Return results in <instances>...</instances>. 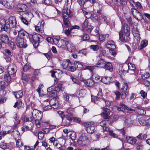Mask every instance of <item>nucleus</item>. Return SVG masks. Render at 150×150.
Here are the masks:
<instances>
[{"label": "nucleus", "instance_id": "35", "mask_svg": "<svg viewBox=\"0 0 150 150\" xmlns=\"http://www.w3.org/2000/svg\"><path fill=\"white\" fill-rule=\"evenodd\" d=\"M13 121L14 122V125L16 126L17 125L20 123V122L19 117L17 116V113H16L14 116Z\"/></svg>", "mask_w": 150, "mask_h": 150}, {"label": "nucleus", "instance_id": "33", "mask_svg": "<svg viewBox=\"0 0 150 150\" xmlns=\"http://www.w3.org/2000/svg\"><path fill=\"white\" fill-rule=\"evenodd\" d=\"M141 45L139 47V49L142 50L145 47L148 45V41L146 40H142L141 42Z\"/></svg>", "mask_w": 150, "mask_h": 150}, {"label": "nucleus", "instance_id": "21", "mask_svg": "<svg viewBox=\"0 0 150 150\" xmlns=\"http://www.w3.org/2000/svg\"><path fill=\"white\" fill-rule=\"evenodd\" d=\"M105 61L103 59H100L96 64V67H100L103 68L105 67Z\"/></svg>", "mask_w": 150, "mask_h": 150}, {"label": "nucleus", "instance_id": "14", "mask_svg": "<svg viewBox=\"0 0 150 150\" xmlns=\"http://www.w3.org/2000/svg\"><path fill=\"white\" fill-rule=\"evenodd\" d=\"M28 120L25 122L26 125L25 128L27 130H30L32 128L33 126V123L31 122L33 119L32 117H30V119L28 117Z\"/></svg>", "mask_w": 150, "mask_h": 150}, {"label": "nucleus", "instance_id": "56", "mask_svg": "<svg viewBox=\"0 0 150 150\" xmlns=\"http://www.w3.org/2000/svg\"><path fill=\"white\" fill-rule=\"evenodd\" d=\"M116 96L115 99L116 100H118L120 98V92L117 90L113 92Z\"/></svg>", "mask_w": 150, "mask_h": 150}, {"label": "nucleus", "instance_id": "31", "mask_svg": "<svg viewBox=\"0 0 150 150\" xmlns=\"http://www.w3.org/2000/svg\"><path fill=\"white\" fill-rule=\"evenodd\" d=\"M27 34V33L24 31L23 30H22L18 33V37L17 38L24 39L25 38V35Z\"/></svg>", "mask_w": 150, "mask_h": 150}, {"label": "nucleus", "instance_id": "51", "mask_svg": "<svg viewBox=\"0 0 150 150\" xmlns=\"http://www.w3.org/2000/svg\"><path fill=\"white\" fill-rule=\"evenodd\" d=\"M17 141L16 142V145L18 147H20L22 146L23 144L21 139H17Z\"/></svg>", "mask_w": 150, "mask_h": 150}, {"label": "nucleus", "instance_id": "13", "mask_svg": "<svg viewBox=\"0 0 150 150\" xmlns=\"http://www.w3.org/2000/svg\"><path fill=\"white\" fill-rule=\"evenodd\" d=\"M49 100L47 99L45 100L42 104V107L44 111H47L51 109L52 108L49 105Z\"/></svg>", "mask_w": 150, "mask_h": 150}, {"label": "nucleus", "instance_id": "53", "mask_svg": "<svg viewBox=\"0 0 150 150\" xmlns=\"http://www.w3.org/2000/svg\"><path fill=\"white\" fill-rule=\"evenodd\" d=\"M85 30H87L88 32H91L93 29V27L90 25H88L87 26L83 27Z\"/></svg>", "mask_w": 150, "mask_h": 150}, {"label": "nucleus", "instance_id": "28", "mask_svg": "<svg viewBox=\"0 0 150 150\" xmlns=\"http://www.w3.org/2000/svg\"><path fill=\"white\" fill-rule=\"evenodd\" d=\"M22 13L23 15V17L25 18H26L28 19L29 18H30L32 16V14L30 12H24V13H22V12H21L19 13V14L21 15Z\"/></svg>", "mask_w": 150, "mask_h": 150}, {"label": "nucleus", "instance_id": "11", "mask_svg": "<svg viewBox=\"0 0 150 150\" xmlns=\"http://www.w3.org/2000/svg\"><path fill=\"white\" fill-rule=\"evenodd\" d=\"M49 103L50 105L53 108L56 109L59 107L58 101L55 98L51 99Z\"/></svg>", "mask_w": 150, "mask_h": 150}, {"label": "nucleus", "instance_id": "10", "mask_svg": "<svg viewBox=\"0 0 150 150\" xmlns=\"http://www.w3.org/2000/svg\"><path fill=\"white\" fill-rule=\"evenodd\" d=\"M62 15L63 18L67 19L72 16V12L70 9L68 8V7L67 9L63 10Z\"/></svg>", "mask_w": 150, "mask_h": 150}, {"label": "nucleus", "instance_id": "16", "mask_svg": "<svg viewBox=\"0 0 150 150\" xmlns=\"http://www.w3.org/2000/svg\"><path fill=\"white\" fill-rule=\"evenodd\" d=\"M128 69L127 72L131 74H133L136 69L135 65L131 63H129L128 64Z\"/></svg>", "mask_w": 150, "mask_h": 150}, {"label": "nucleus", "instance_id": "34", "mask_svg": "<svg viewBox=\"0 0 150 150\" xmlns=\"http://www.w3.org/2000/svg\"><path fill=\"white\" fill-rule=\"evenodd\" d=\"M83 69V65L80 62L76 61V70H80Z\"/></svg>", "mask_w": 150, "mask_h": 150}, {"label": "nucleus", "instance_id": "26", "mask_svg": "<svg viewBox=\"0 0 150 150\" xmlns=\"http://www.w3.org/2000/svg\"><path fill=\"white\" fill-rule=\"evenodd\" d=\"M119 105L121 107H117V110L118 111H121L124 112V110H125L126 108H127V107L122 103H120Z\"/></svg>", "mask_w": 150, "mask_h": 150}, {"label": "nucleus", "instance_id": "9", "mask_svg": "<svg viewBox=\"0 0 150 150\" xmlns=\"http://www.w3.org/2000/svg\"><path fill=\"white\" fill-rule=\"evenodd\" d=\"M15 41L17 46L20 48H25L27 46L24 43V39L17 38Z\"/></svg>", "mask_w": 150, "mask_h": 150}, {"label": "nucleus", "instance_id": "59", "mask_svg": "<svg viewBox=\"0 0 150 150\" xmlns=\"http://www.w3.org/2000/svg\"><path fill=\"white\" fill-rule=\"evenodd\" d=\"M63 20L64 24L66 27L70 26V23L69 21L67 19L63 18Z\"/></svg>", "mask_w": 150, "mask_h": 150}, {"label": "nucleus", "instance_id": "41", "mask_svg": "<svg viewBox=\"0 0 150 150\" xmlns=\"http://www.w3.org/2000/svg\"><path fill=\"white\" fill-rule=\"evenodd\" d=\"M0 4L4 6V7L6 8H9L11 7L9 3L7 1L0 0Z\"/></svg>", "mask_w": 150, "mask_h": 150}, {"label": "nucleus", "instance_id": "19", "mask_svg": "<svg viewBox=\"0 0 150 150\" xmlns=\"http://www.w3.org/2000/svg\"><path fill=\"white\" fill-rule=\"evenodd\" d=\"M0 40L2 42L5 43H8L9 42L8 37L6 35L0 34Z\"/></svg>", "mask_w": 150, "mask_h": 150}, {"label": "nucleus", "instance_id": "61", "mask_svg": "<svg viewBox=\"0 0 150 150\" xmlns=\"http://www.w3.org/2000/svg\"><path fill=\"white\" fill-rule=\"evenodd\" d=\"M8 45L13 50H15L16 48V46L13 42H11L10 43H8Z\"/></svg>", "mask_w": 150, "mask_h": 150}, {"label": "nucleus", "instance_id": "18", "mask_svg": "<svg viewBox=\"0 0 150 150\" xmlns=\"http://www.w3.org/2000/svg\"><path fill=\"white\" fill-rule=\"evenodd\" d=\"M132 33L134 37L137 40H139L140 37L139 35V33L136 27H133L132 30Z\"/></svg>", "mask_w": 150, "mask_h": 150}, {"label": "nucleus", "instance_id": "32", "mask_svg": "<svg viewBox=\"0 0 150 150\" xmlns=\"http://www.w3.org/2000/svg\"><path fill=\"white\" fill-rule=\"evenodd\" d=\"M121 90L122 92H127V91L129 90L128 84L126 82L123 83L121 89Z\"/></svg>", "mask_w": 150, "mask_h": 150}, {"label": "nucleus", "instance_id": "45", "mask_svg": "<svg viewBox=\"0 0 150 150\" xmlns=\"http://www.w3.org/2000/svg\"><path fill=\"white\" fill-rule=\"evenodd\" d=\"M86 93V91L85 89H81L79 91V95L80 97H83L85 95Z\"/></svg>", "mask_w": 150, "mask_h": 150}, {"label": "nucleus", "instance_id": "1", "mask_svg": "<svg viewBox=\"0 0 150 150\" xmlns=\"http://www.w3.org/2000/svg\"><path fill=\"white\" fill-rule=\"evenodd\" d=\"M16 24V18L14 16L10 17L6 21L5 20V31H7L9 29L15 27Z\"/></svg>", "mask_w": 150, "mask_h": 150}, {"label": "nucleus", "instance_id": "46", "mask_svg": "<svg viewBox=\"0 0 150 150\" xmlns=\"http://www.w3.org/2000/svg\"><path fill=\"white\" fill-rule=\"evenodd\" d=\"M19 9L22 11V12L28 10V8L26 5L24 4H22L21 5ZM23 13V12H22Z\"/></svg>", "mask_w": 150, "mask_h": 150}, {"label": "nucleus", "instance_id": "2", "mask_svg": "<svg viewBox=\"0 0 150 150\" xmlns=\"http://www.w3.org/2000/svg\"><path fill=\"white\" fill-rule=\"evenodd\" d=\"M42 39V36L38 34H35L33 35H30L29 39L32 43L34 47H37L39 45L40 41Z\"/></svg>", "mask_w": 150, "mask_h": 150}, {"label": "nucleus", "instance_id": "22", "mask_svg": "<svg viewBox=\"0 0 150 150\" xmlns=\"http://www.w3.org/2000/svg\"><path fill=\"white\" fill-rule=\"evenodd\" d=\"M127 143L132 144H135L136 142V139L133 137L127 136L126 137Z\"/></svg>", "mask_w": 150, "mask_h": 150}, {"label": "nucleus", "instance_id": "23", "mask_svg": "<svg viewBox=\"0 0 150 150\" xmlns=\"http://www.w3.org/2000/svg\"><path fill=\"white\" fill-rule=\"evenodd\" d=\"M94 81L92 79H88L84 81V83L85 85L87 86L91 87L94 84Z\"/></svg>", "mask_w": 150, "mask_h": 150}, {"label": "nucleus", "instance_id": "40", "mask_svg": "<svg viewBox=\"0 0 150 150\" xmlns=\"http://www.w3.org/2000/svg\"><path fill=\"white\" fill-rule=\"evenodd\" d=\"M92 79L95 82H97L98 81H100V76L96 74H94L92 75Z\"/></svg>", "mask_w": 150, "mask_h": 150}, {"label": "nucleus", "instance_id": "17", "mask_svg": "<svg viewBox=\"0 0 150 150\" xmlns=\"http://www.w3.org/2000/svg\"><path fill=\"white\" fill-rule=\"evenodd\" d=\"M69 63L71 64V62L69 59H66L63 61H61L60 62L61 67L64 69H66L68 67Z\"/></svg>", "mask_w": 150, "mask_h": 150}, {"label": "nucleus", "instance_id": "47", "mask_svg": "<svg viewBox=\"0 0 150 150\" xmlns=\"http://www.w3.org/2000/svg\"><path fill=\"white\" fill-rule=\"evenodd\" d=\"M83 11L84 15L86 18H89L91 17L92 15L90 12L83 10Z\"/></svg>", "mask_w": 150, "mask_h": 150}, {"label": "nucleus", "instance_id": "38", "mask_svg": "<svg viewBox=\"0 0 150 150\" xmlns=\"http://www.w3.org/2000/svg\"><path fill=\"white\" fill-rule=\"evenodd\" d=\"M110 77H105L102 78L101 79V81L105 84H109L110 83Z\"/></svg>", "mask_w": 150, "mask_h": 150}, {"label": "nucleus", "instance_id": "64", "mask_svg": "<svg viewBox=\"0 0 150 150\" xmlns=\"http://www.w3.org/2000/svg\"><path fill=\"white\" fill-rule=\"evenodd\" d=\"M57 89L56 90H57V89H58V90L59 91H63L64 89V87L63 86L62 84L61 83H59L57 85Z\"/></svg>", "mask_w": 150, "mask_h": 150}, {"label": "nucleus", "instance_id": "43", "mask_svg": "<svg viewBox=\"0 0 150 150\" xmlns=\"http://www.w3.org/2000/svg\"><path fill=\"white\" fill-rule=\"evenodd\" d=\"M119 35L120 40L122 41H125V37L124 36L123 31L122 30L119 32Z\"/></svg>", "mask_w": 150, "mask_h": 150}, {"label": "nucleus", "instance_id": "3", "mask_svg": "<svg viewBox=\"0 0 150 150\" xmlns=\"http://www.w3.org/2000/svg\"><path fill=\"white\" fill-rule=\"evenodd\" d=\"M83 125L86 127V130L88 133L89 134H93L95 131V123L93 121L83 122Z\"/></svg>", "mask_w": 150, "mask_h": 150}, {"label": "nucleus", "instance_id": "58", "mask_svg": "<svg viewBox=\"0 0 150 150\" xmlns=\"http://www.w3.org/2000/svg\"><path fill=\"white\" fill-rule=\"evenodd\" d=\"M110 53L113 56L115 57L116 54V51L115 49H109Z\"/></svg>", "mask_w": 150, "mask_h": 150}, {"label": "nucleus", "instance_id": "55", "mask_svg": "<svg viewBox=\"0 0 150 150\" xmlns=\"http://www.w3.org/2000/svg\"><path fill=\"white\" fill-rule=\"evenodd\" d=\"M101 115L102 117L105 119H109L110 118V114L102 113Z\"/></svg>", "mask_w": 150, "mask_h": 150}, {"label": "nucleus", "instance_id": "37", "mask_svg": "<svg viewBox=\"0 0 150 150\" xmlns=\"http://www.w3.org/2000/svg\"><path fill=\"white\" fill-rule=\"evenodd\" d=\"M11 75L8 73H6L4 75V80L8 83L10 82L11 80Z\"/></svg>", "mask_w": 150, "mask_h": 150}, {"label": "nucleus", "instance_id": "30", "mask_svg": "<svg viewBox=\"0 0 150 150\" xmlns=\"http://www.w3.org/2000/svg\"><path fill=\"white\" fill-rule=\"evenodd\" d=\"M13 94L17 98H19L22 97L23 95V92L22 91H19L13 92Z\"/></svg>", "mask_w": 150, "mask_h": 150}, {"label": "nucleus", "instance_id": "29", "mask_svg": "<svg viewBox=\"0 0 150 150\" xmlns=\"http://www.w3.org/2000/svg\"><path fill=\"white\" fill-rule=\"evenodd\" d=\"M12 135L16 140L19 139L20 137L19 132L17 130L13 131L12 133Z\"/></svg>", "mask_w": 150, "mask_h": 150}, {"label": "nucleus", "instance_id": "36", "mask_svg": "<svg viewBox=\"0 0 150 150\" xmlns=\"http://www.w3.org/2000/svg\"><path fill=\"white\" fill-rule=\"evenodd\" d=\"M65 41L62 39H61L56 44L59 47H62L65 45Z\"/></svg>", "mask_w": 150, "mask_h": 150}, {"label": "nucleus", "instance_id": "4", "mask_svg": "<svg viewBox=\"0 0 150 150\" xmlns=\"http://www.w3.org/2000/svg\"><path fill=\"white\" fill-rule=\"evenodd\" d=\"M89 141L88 137L84 134H83L79 137L77 142L79 145L83 146L85 145Z\"/></svg>", "mask_w": 150, "mask_h": 150}, {"label": "nucleus", "instance_id": "5", "mask_svg": "<svg viewBox=\"0 0 150 150\" xmlns=\"http://www.w3.org/2000/svg\"><path fill=\"white\" fill-rule=\"evenodd\" d=\"M131 12L133 17L137 20H141L143 18V16L141 13L135 8H132Z\"/></svg>", "mask_w": 150, "mask_h": 150}, {"label": "nucleus", "instance_id": "27", "mask_svg": "<svg viewBox=\"0 0 150 150\" xmlns=\"http://www.w3.org/2000/svg\"><path fill=\"white\" fill-rule=\"evenodd\" d=\"M134 111L140 115H144L146 113V111L144 109L138 108H136Z\"/></svg>", "mask_w": 150, "mask_h": 150}, {"label": "nucleus", "instance_id": "54", "mask_svg": "<svg viewBox=\"0 0 150 150\" xmlns=\"http://www.w3.org/2000/svg\"><path fill=\"white\" fill-rule=\"evenodd\" d=\"M30 68V66L28 63H26L23 68V70L25 72L27 71Z\"/></svg>", "mask_w": 150, "mask_h": 150}, {"label": "nucleus", "instance_id": "52", "mask_svg": "<svg viewBox=\"0 0 150 150\" xmlns=\"http://www.w3.org/2000/svg\"><path fill=\"white\" fill-rule=\"evenodd\" d=\"M138 121L140 125H146V120L144 118H140L138 119Z\"/></svg>", "mask_w": 150, "mask_h": 150}, {"label": "nucleus", "instance_id": "42", "mask_svg": "<svg viewBox=\"0 0 150 150\" xmlns=\"http://www.w3.org/2000/svg\"><path fill=\"white\" fill-rule=\"evenodd\" d=\"M19 18L21 20V21L24 24H25L27 25H28V22L27 20L24 17H23L22 16L19 17Z\"/></svg>", "mask_w": 150, "mask_h": 150}, {"label": "nucleus", "instance_id": "12", "mask_svg": "<svg viewBox=\"0 0 150 150\" xmlns=\"http://www.w3.org/2000/svg\"><path fill=\"white\" fill-rule=\"evenodd\" d=\"M32 115L37 119H41L42 117V112L37 109H34Z\"/></svg>", "mask_w": 150, "mask_h": 150}, {"label": "nucleus", "instance_id": "44", "mask_svg": "<svg viewBox=\"0 0 150 150\" xmlns=\"http://www.w3.org/2000/svg\"><path fill=\"white\" fill-rule=\"evenodd\" d=\"M113 2L115 3L116 4H118V3H120L122 5H124L126 4V2L123 0H112Z\"/></svg>", "mask_w": 150, "mask_h": 150}, {"label": "nucleus", "instance_id": "48", "mask_svg": "<svg viewBox=\"0 0 150 150\" xmlns=\"http://www.w3.org/2000/svg\"><path fill=\"white\" fill-rule=\"evenodd\" d=\"M75 29V26H74L72 27V28H70V29H68V30H65L64 31V33L67 35H69L70 34L71 31L72 29Z\"/></svg>", "mask_w": 150, "mask_h": 150}, {"label": "nucleus", "instance_id": "25", "mask_svg": "<svg viewBox=\"0 0 150 150\" xmlns=\"http://www.w3.org/2000/svg\"><path fill=\"white\" fill-rule=\"evenodd\" d=\"M105 67L104 68L105 69L110 71H112V66L111 63L108 62H105Z\"/></svg>", "mask_w": 150, "mask_h": 150}, {"label": "nucleus", "instance_id": "8", "mask_svg": "<svg viewBox=\"0 0 150 150\" xmlns=\"http://www.w3.org/2000/svg\"><path fill=\"white\" fill-rule=\"evenodd\" d=\"M8 73L11 75H14L17 71L16 67L13 64H10L8 67Z\"/></svg>", "mask_w": 150, "mask_h": 150}, {"label": "nucleus", "instance_id": "49", "mask_svg": "<svg viewBox=\"0 0 150 150\" xmlns=\"http://www.w3.org/2000/svg\"><path fill=\"white\" fill-rule=\"evenodd\" d=\"M22 105V102L21 101H19L18 102H17L15 103L14 105L13 106V107L15 108L17 107L18 108H19Z\"/></svg>", "mask_w": 150, "mask_h": 150}, {"label": "nucleus", "instance_id": "60", "mask_svg": "<svg viewBox=\"0 0 150 150\" xmlns=\"http://www.w3.org/2000/svg\"><path fill=\"white\" fill-rule=\"evenodd\" d=\"M91 19L94 22H95L97 21L98 19V17L97 15L95 14H94L92 15V16L91 17Z\"/></svg>", "mask_w": 150, "mask_h": 150}, {"label": "nucleus", "instance_id": "62", "mask_svg": "<svg viewBox=\"0 0 150 150\" xmlns=\"http://www.w3.org/2000/svg\"><path fill=\"white\" fill-rule=\"evenodd\" d=\"M44 54L48 59H50L52 57V53L51 52H49L46 53H44Z\"/></svg>", "mask_w": 150, "mask_h": 150}, {"label": "nucleus", "instance_id": "20", "mask_svg": "<svg viewBox=\"0 0 150 150\" xmlns=\"http://www.w3.org/2000/svg\"><path fill=\"white\" fill-rule=\"evenodd\" d=\"M47 91L49 92V94L51 96L55 97L57 96V92L56 91L53 89L52 87L48 88Z\"/></svg>", "mask_w": 150, "mask_h": 150}, {"label": "nucleus", "instance_id": "24", "mask_svg": "<svg viewBox=\"0 0 150 150\" xmlns=\"http://www.w3.org/2000/svg\"><path fill=\"white\" fill-rule=\"evenodd\" d=\"M106 46L109 49H115V46L114 43L113 41H110L107 42Z\"/></svg>", "mask_w": 150, "mask_h": 150}, {"label": "nucleus", "instance_id": "57", "mask_svg": "<svg viewBox=\"0 0 150 150\" xmlns=\"http://www.w3.org/2000/svg\"><path fill=\"white\" fill-rule=\"evenodd\" d=\"M147 137V135L145 134H144L143 135L142 134H140L138 135L137 137L139 139H143L146 138Z\"/></svg>", "mask_w": 150, "mask_h": 150}, {"label": "nucleus", "instance_id": "39", "mask_svg": "<svg viewBox=\"0 0 150 150\" xmlns=\"http://www.w3.org/2000/svg\"><path fill=\"white\" fill-rule=\"evenodd\" d=\"M5 20L1 19L0 20V29L1 31L2 32L3 31H5L4 28V27Z\"/></svg>", "mask_w": 150, "mask_h": 150}, {"label": "nucleus", "instance_id": "7", "mask_svg": "<svg viewBox=\"0 0 150 150\" xmlns=\"http://www.w3.org/2000/svg\"><path fill=\"white\" fill-rule=\"evenodd\" d=\"M67 112L71 116L66 115L65 116L66 118L70 122L74 121V118L73 117L72 115L74 112V108H70L67 110Z\"/></svg>", "mask_w": 150, "mask_h": 150}, {"label": "nucleus", "instance_id": "6", "mask_svg": "<svg viewBox=\"0 0 150 150\" xmlns=\"http://www.w3.org/2000/svg\"><path fill=\"white\" fill-rule=\"evenodd\" d=\"M136 121V120H133L131 117H127L124 121V125L127 127H129L135 125Z\"/></svg>", "mask_w": 150, "mask_h": 150}, {"label": "nucleus", "instance_id": "15", "mask_svg": "<svg viewBox=\"0 0 150 150\" xmlns=\"http://www.w3.org/2000/svg\"><path fill=\"white\" fill-rule=\"evenodd\" d=\"M122 28L123 29L124 33L127 36L129 35L130 28L127 24L122 23Z\"/></svg>", "mask_w": 150, "mask_h": 150}, {"label": "nucleus", "instance_id": "63", "mask_svg": "<svg viewBox=\"0 0 150 150\" xmlns=\"http://www.w3.org/2000/svg\"><path fill=\"white\" fill-rule=\"evenodd\" d=\"M90 47L94 51H97L99 49L98 46L97 45H91L90 46Z\"/></svg>", "mask_w": 150, "mask_h": 150}, {"label": "nucleus", "instance_id": "50", "mask_svg": "<svg viewBox=\"0 0 150 150\" xmlns=\"http://www.w3.org/2000/svg\"><path fill=\"white\" fill-rule=\"evenodd\" d=\"M81 37V40L84 41L88 40L89 38V35L86 34H84Z\"/></svg>", "mask_w": 150, "mask_h": 150}]
</instances>
